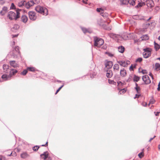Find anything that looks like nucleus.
I'll return each instance as SVG.
<instances>
[{
    "mask_svg": "<svg viewBox=\"0 0 160 160\" xmlns=\"http://www.w3.org/2000/svg\"><path fill=\"white\" fill-rule=\"evenodd\" d=\"M21 11V9H18L16 10V14L12 12H8V17L10 20L15 19L16 20L17 19L19 18L20 17V12Z\"/></svg>",
    "mask_w": 160,
    "mask_h": 160,
    "instance_id": "1",
    "label": "nucleus"
},
{
    "mask_svg": "<svg viewBox=\"0 0 160 160\" xmlns=\"http://www.w3.org/2000/svg\"><path fill=\"white\" fill-rule=\"evenodd\" d=\"M35 10L37 12L44 15L46 16L48 14V9L40 5L37 6L35 8Z\"/></svg>",
    "mask_w": 160,
    "mask_h": 160,
    "instance_id": "2",
    "label": "nucleus"
},
{
    "mask_svg": "<svg viewBox=\"0 0 160 160\" xmlns=\"http://www.w3.org/2000/svg\"><path fill=\"white\" fill-rule=\"evenodd\" d=\"M94 45L98 47H100L104 43L103 40L97 37H94Z\"/></svg>",
    "mask_w": 160,
    "mask_h": 160,
    "instance_id": "3",
    "label": "nucleus"
},
{
    "mask_svg": "<svg viewBox=\"0 0 160 160\" xmlns=\"http://www.w3.org/2000/svg\"><path fill=\"white\" fill-rule=\"evenodd\" d=\"M144 52H143V55L145 58H147L150 57L151 54L152 50L150 48H147L144 49Z\"/></svg>",
    "mask_w": 160,
    "mask_h": 160,
    "instance_id": "4",
    "label": "nucleus"
},
{
    "mask_svg": "<svg viewBox=\"0 0 160 160\" xmlns=\"http://www.w3.org/2000/svg\"><path fill=\"white\" fill-rule=\"evenodd\" d=\"M104 64L105 67L104 70H109L112 66L113 63L112 61L106 60L105 61Z\"/></svg>",
    "mask_w": 160,
    "mask_h": 160,
    "instance_id": "5",
    "label": "nucleus"
},
{
    "mask_svg": "<svg viewBox=\"0 0 160 160\" xmlns=\"http://www.w3.org/2000/svg\"><path fill=\"white\" fill-rule=\"evenodd\" d=\"M117 62L121 66L124 67H127L130 63L129 61H117Z\"/></svg>",
    "mask_w": 160,
    "mask_h": 160,
    "instance_id": "6",
    "label": "nucleus"
},
{
    "mask_svg": "<svg viewBox=\"0 0 160 160\" xmlns=\"http://www.w3.org/2000/svg\"><path fill=\"white\" fill-rule=\"evenodd\" d=\"M29 18L31 20H35L37 18L36 13L33 11H30L28 13Z\"/></svg>",
    "mask_w": 160,
    "mask_h": 160,
    "instance_id": "7",
    "label": "nucleus"
},
{
    "mask_svg": "<svg viewBox=\"0 0 160 160\" xmlns=\"http://www.w3.org/2000/svg\"><path fill=\"white\" fill-rule=\"evenodd\" d=\"M40 157L44 160H51V158L48 157V153L47 152H45L41 154Z\"/></svg>",
    "mask_w": 160,
    "mask_h": 160,
    "instance_id": "8",
    "label": "nucleus"
},
{
    "mask_svg": "<svg viewBox=\"0 0 160 160\" xmlns=\"http://www.w3.org/2000/svg\"><path fill=\"white\" fill-rule=\"evenodd\" d=\"M142 79L146 84H149L151 83V80L147 75H145L143 76L142 77Z\"/></svg>",
    "mask_w": 160,
    "mask_h": 160,
    "instance_id": "9",
    "label": "nucleus"
},
{
    "mask_svg": "<svg viewBox=\"0 0 160 160\" xmlns=\"http://www.w3.org/2000/svg\"><path fill=\"white\" fill-rule=\"evenodd\" d=\"M106 72V76L108 78H110L113 76V72L111 70H104Z\"/></svg>",
    "mask_w": 160,
    "mask_h": 160,
    "instance_id": "10",
    "label": "nucleus"
},
{
    "mask_svg": "<svg viewBox=\"0 0 160 160\" xmlns=\"http://www.w3.org/2000/svg\"><path fill=\"white\" fill-rule=\"evenodd\" d=\"M127 74V71L124 68H122L120 70V74L121 77H125Z\"/></svg>",
    "mask_w": 160,
    "mask_h": 160,
    "instance_id": "11",
    "label": "nucleus"
},
{
    "mask_svg": "<svg viewBox=\"0 0 160 160\" xmlns=\"http://www.w3.org/2000/svg\"><path fill=\"white\" fill-rule=\"evenodd\" d=\"M147 5L148 8H151L154 6V3L152 0H148L147 2Z\"/></svg>",
    "mask_w": 160,
    "mask_h": 160,
    "instance_id": "12",
    "label": "nucleus"
},
{
    "mask_svg": "<svg viewBox=\"0 0 160 160\" xmlns=\"http://www.w3.org/2000/svg\"><path fill=\"white\" fill-rule=\"evenodd\" d=\"M18 72L17 70L14 69H12L10 71L9 77L11 78L12 76L15 75Z\"/></svg>",
    "mask_w": 160,
    "mask_h": 160,
    "instance_id": "13",
    "label": "nucleus"
},
{
    "mask_svg": "<svg viewBox=\"0 0 160 160\" xmlns=\"http://www.w3.org/2000/svg\"><path fill=\"white\" fill-rule=\"evenodd\" d=\"M97 11L98 12H101V15L103 17H104L105 16H106V14H107L103 13L104 11L102 8H97Z\"/></svg>",
    "mask_w": 160,
    "mask_h": 160,
    "instance_id": "14",
    "label": "nucleus"
},
{
    "mask_svg": "<svg viewBox=\"0 0 160 160\" xmlns=\"http://www.w3.org/2000/svg\"><path fill=\"white\" fill-rule=\"evenodd\" d=\"M10 64L12 67L16 68L18 67V64L14 61H10L9 62Z\"/></svg>",
    "mask_w": 160,
    "mask_h": 160,
    "instance_id": "15",
    "label": "nucleus"
},
{
    "mask_svg": "<svg viewBox=\"0 0 160 160\" xmlns=\"http://www.w3.org/2000/svg\"><path fill=\"white\" fill-rule=\"evenodd\" d=\"M34 5V4L32 1L28 2L26 3V7L27 9H29V8Z\"/></svg>",
    "mask_w": 160,
    "mask_h": 160,
    "instance_id": "16",
    "label": "nucleus"
},
{
    "mask_svg": "<svg viewBox=\"0 0 160 160\" xmlns=\"http://www.w3.org/2000/svg\"><path fill=\"white\" fill-rule=\"evenodd\" d=\"M28 20V18L26 15H22L21 18V21L24 23H26Z\"/></svg>",
    "mask_w": 160,
    "mask_h": 160,
    "instance_id": "17",
    "label": "nucleus"
},
{
    "mask_svg": "<svg viewBox=\"0 0 160 160\" xmlns=\"http://www.w3.org/2000/svg\"><path fill=\"white\" fill-rule=\"evenodd\" d=\"M81 29L82 31L83 32L85 33H86L87 32L91 33L92 32V31L90 29H87L85 28H82Z\"/></svg>",
    "mask_w": 160,
    "mask_h": 160,
    "instance_id": "18",
    "label": "nucleus"
},
{
    "mask_svg": "<svg viewBox=\"0 0 160 160\" xmlns=\"http://www.w3.org/2000/svg\"><path fill=\"white\" fill-rule=\"evenodd\" d=\"M2 78L5 80H9L11 78L10 77H9V75L8 76L6 74L3 75L2 76Z\"/></svg>",
    "mask_w": 160,
    "mask_h": 160,
    "instance_id": "19",
    "label": "nucleus"
},
{
    "mask_svg": "<svg viewBox=\"0 0 160 160\" xmlns=\"http://www.w3.org/2000/svg\"><path fill=\"white\" fill-rule=\"evenodd\" d=\"M29 156V155L26 152H24L21 154V157L23 158H25Z\"/></svg>",
    "mask_w": 160,
    "mask_h": 160,
    "instance_id": "20",
    "label": "nucleus"
},
{
    "mask_svg": "<svg viewBox=\"0 0 160 160\" xmlns=\"http://www.w3.org/2000/svg\"><path fill=\"white\" fill-rule=\"evenodd\" d=\"M113 68L115 71H118L119 69V65L118 64H115L113 66Z\"/></svg>",
    "mask_w": 160,
    "mask_h": 160,
    "instance_id": "21",
    "label": "nucleus"
},
{
    "mask_svg": "<svg viewBox=\"0 0 160 160\" xmlns=\"http://www.w3.org/2000/svg\"><path fill=\"white\" fill-rule=\"evenodd\" d=\"M109 23V22H105V24L103 25H102V26L103 27V28L107 30H111V29L110 28L108 27L107 26H106L108 25Z\"/></svg>",
    "mask_w": 160,
    "mask_h": 160,
    "instance_id": "22",
    "label": "nucleus"
},
{
    "mask_svg": "<svg viewBox=\"0 0 160 160\" xmlns=\"http://www.w3.org/2000/svg\"><path fill=\"white\" fill-rule=\"evenodd\" d=\"M9 66L8 65L6 64L3 65V68L4 71V72H8V70L9 69Z\"/></svg>",
    "mask_w": 160,
    "mask_h": 160,
    "instance_id": "23",
    "label": "nucleus"
},
{
    "mask_svg": "<svg viewBox=\"0 0 160 160\" xmlns=\"http://www.w3.org/2000/svg\"><path fill=\"white\" fill-rule=\"evenodd\" d=\"M124 51V48L123 47L121 46L118 48V51L121 53H123Z\"/></svg>",
    "mask_w": 160,
    "mask_h": 160,
    "instance_id": "24",
    "label": "nucleus"
},
{
    "mask_svg": "<svg viewBox=\"0 0 160 160\" xmlns=\"http://www.w3.org/2000/svg\"><path fill=\"white\" fill-rule=\"evenodd\" d=\"M136 87L135 88L137 93L139 94L140 92V88L138 86V84L137 83H136Z\"/></svg>",
    "mask_w": 160,
    "mask_h": 160,
    "instance_id": "25",
    "label": "nucleus"
},
{
    "mask_svg": "<svg viewBox=\"0 0 160 160\" xmlns=\"http://www.w3.org/2000/svg\"><path fill=\"white\" fill-rule=\"evenodd\" d=\"M122 4H128V0H120Z\"/></svg>",
    "mask_w": 160,
    "mask_h": 160,
    "instance_id": "26",
    "label": "nucleus"
},
{
    "mask_svg": "<svg viewBox=\"0 0 160 160\" xmlns=\"http://www.w3.org/2000/svg\"><path fill=\"white\" fill-rule=\"evenodd\" d=\"M136 1V0H128V3L131 5L134 6L135 5Z\"/></svg>",
    "mask_w": 160,
    "mask_h": 160,
    "instance_id": "27",
    "label": "nucleus"
},
{
    "mask_svg": "<svg viewBox=\"0 0 160 160\" xmlns=\"http://www.w3.org/2000/svg\"><path fill=\"white\" fill-rule=\"evenodd\" d=\"M154 48L156 51L158 50L160 48L159 45L155 42H154Z\"/></svg>",
    "mask_w": 160,
    "mask_h": 160,
    "instance_id": "28",
    "label": "nucleus"
},
{
    "mask_svg": "<svg viewBox=\"0 0 160 160\" xmlns=\"http://www.w3.org/2000/svg\"><path fill=\"white\" fill-rule=\"evenodd\" d=\"M144 149H143L142 150V152H141L138 154V156L139 158H142L144 157Z\"/></svg>",
    "mask_w": 160,
    "mask_h": 160,
    "instance_id": "29",
    "label": "nucleus"
},
{
    "mask_svg": "<svg viewBox=\"0 0 160 160\" xmlns=\"http://www.w3.org/2000/svg\"><path fill=\"white\" fill-rule=\"evenodd\" d=\"M152 23H146V24H144L143 25V29H146L149 27V26Z\"/></svg>",
    "mask_w": 160,
    "mask_h": 160,
    "instance_id": "30",
    "label": "nucleus"
},
{
    "mask_svg": "<svg viewBox=\"0 0 160 160\" xmlns=\"http://www.w3.org/2000/svg\"><path fill=\"white\" fill-rule=\"evenodd\" d=\"M155 69L157 70H160V64L159 63H157L155 65Z\"/></svg>",
    "mask_w": 160,
    "mask_h": 160,
    "instance_id": "31",
    "label": "nucleus"
},
{
    "mask_svg": "<svg viewBox=\"0 0 160 160\" xmlns=\"http://www.w3.org/2000/svg\"><path fill=\"white\" fill-rule=\"evenodd\" d=\"M140 79V78L139 77L136 75H134L133 78V80L134 81L138 82L139 80Z\"/></svg>",
    "mask_w": 160,
    "mask_h": 160,
    "instance_id": "32",
    "label": "nucleus"
},
{
    "mask_svg": "<svg viewBox=\"0 0 160 160\" xmlns=\"http://www.w3.org/2000/svg\"><path fill=\"white\" fill-rule=\"evenodd\" d=\"M142 40H148L149 38V37L147 35H143V37H142Z\"/></svg>",
    "mask_w": 160,
    "mask_h": 160,
    "instance_id": "33",
    "label": "nucleus"
},
{
    "mask_svg": "<svg viewBox=\"0 0 160 160\" xmlns=\"http://www.w3.org/2000/svg\"><path fill=\"white\" fill-rule=\"evenodd\" d=\"M16 51L17 53L16 54H19L20 52L19 51V47L18 46H16L15 47L14 51V52Z\"/></svg>",
    "mask_w": 160,
    "mask_h": 160,
    "instance_id": "34",
    "label": "nucleus"
},
{
    "mask_svg": "<svg viewBox=\"0 0 160 160\" xmlns=\"http://www.w3.org/2000/svg\"><path fill=\"white\" fill-rule=\"evenodd\" d=\"M35 68L34 67H28L27 68V70L30 71L34 72L35 71Z\"/></svg>",
    "mask_w": 160,
    "mask_h": 160,
    "instance_id": "35",
    "label": "nucleus"
},
{
    "mask_svg": "<svg viewBox=\"0 0 160 160\" xmlns=\"http://www.w3.org/2000/svg\"><path fill=\"white\" fill-rule=\"evenodd\" d=\"M39 148L40 147L39 146L36 145L33 147L32 148V149L34 151H37Z\"/></svg>",
    "mask_w": 160,
    "mask_h": 160,
    "instance_id": "36",
    "label": "nucleus"
},
{
    "mask_svg": "<svg viewBox=\"0 0 160 160\" xmlns=\"http://www.w3.org/2000/svg\"><path fill=\"white\" fill-rule=\"evenodd\" d=\"M33 4H38L40 3V0H32V1Z\"/></svg>",
    "mask_w": 160,
    "mask_h": 160,
    "instance_id": "37",
    "label": "nucleus"
},
{
    "mask_svg": "<svg viewBox=\"0 0 160 160\" xmlns=\"http://www.w3.org/2000/svg\"><path fill=\"white\" fill-rule=\"evenodd\" d=\"M136 65H132L129 68V70L131 71L133 70V69L136 68Z\"/></svg>",
    "mask_w": 160,
    "mask_h": 160,
    "instance_id": "38",
    "label": "nucleus"
},
{
    "mask_svg": "<svg viewBox=\"0 0 160 160\" xmlns=\"http://www.w3.org/2000/svg\"><path fill=\"white\" fill-rule=\"evenodd\" d=\"M28 72L27 70H24L21 73V74L23 75H25Z\"/></svg>",
    "mask_w": 160,
    "mask_h": 160,
    "instance_id": "39",
    "label": "nucleus"
},
{
    "mask_svg": "<svg viewBox=\"0 0 160 160\" xmlns=\"http://www.w3.org/2000/svg\"><path fill=\"white\" fill-rule=\"evenodd\" d=\"M155 102V100L153 99H152L150 100V101L149 102V103L148 104V105H149L150 104H153Z\"/></svg>",
    "mask_w": 160,
    "mask_h": 160,
    "instance_id": "40",
    "label": "nucleus"
},
{
    "mask_svg": "<svg viewBox=\"0 0 160 160\" xmlns=\"http://www.w3.org/2000/svg\"><path fill=\"white\" fill-rule=\"evenodd\" d=\"M63 85L61 87H60L57 91L55 93V94H56L59 92V91L62 88Z\"/></svg>",
    "mask_w": 160,
    "mask_h": 160,
    "instance_id": "41",
    "label": "nucleus"
},
{
    "mask_svg": "<svg viewBox=\"0 0 160 160\" xmlns=\"http://www.w3.org/2000/svg\"><path fill=\"white\" fill-rule=\"evenodd\" d=\"M142 58H138L137 59L136 62H140L142 61Z\"/></svg>",
    "mask_w": 160,
    "mask_h": 160,
    "instance_id": "42",
    "label": "nucleus"
},
{
    "mask_svg": "<svg viewBox=\"0 0 160 160\" xmlns=\"http://www.w3.org/2000/svg\"><path fill=\"white\" fill-rule=\"evenodd\" d=\"M11 8L12 9H14L15 8V6L13 3H12L11 6Z\"/></svg>",
    "mask_w": 160,
    "mask_h": 160,
    "instance_id": "43",
    "label": "nucleus"
},
{
    "mask_svg": "<svg viewBox=\"0 0 160 160\" xmlns=\"http://www.w3.org/2000/svg\"><path fill=\"white\" fill-rule=\"evenodd\" d=\"M19 28V25L17 24H15L14 25V28L16 29H18Z\"/></svg>",
    "mask_w": 160,
    "mask_h": 160,
    "instance_id": "44",
    "label": "nucleus"
},
{
    "mask_svg": "<svg viewBox=\"0 0 160 160\" xmlns=\"http://www.w3.org/2000/svg\"><path fill=\"white\" fill-rule=\"evenodd\" d=\"M141 72L143 74H146L147 73V71L146 70H142Z\"/></svg>",
    "mask_w": 160,
    "mask_h": 160,
    "instance_id": "45",
    "label": "nucleus"
},
{
    "mask_svg": "<svg viewBox=\"0 0 160 160\" xmlns=\"http://www.w3.org/2000/svg\"><path fill=\"white\" fill-rule=\"evenodd\" d=\"M0 160H5V158L2 156H0Z\"/></svg>",
    "mask_w": 160,
    "mask_h": 160,
    "instance_id": "46",
    "label": "nucleus"
},
{
    "mask_svg": "<svg viewBox=\"0 0 160 160\" xmlns=\"http://www.w3.org/2000/svg\"><path fill=\"white\" fill-rule=\"evenodd\" d=\"M106 54L108 55L110 57H112L113 56V54L109 53V52H106Z\"/></svg>",
    "mask_w": 160,
    "mask_h": 160,
    "instance_id": "47",
    "label": "nucleus"
},
{
    "mask_svg": "<svg viewBox=\"0 0 160 160\" xmlns=\"http://www.w3.org/2000/svg\"><path fill=\"white\" fill-rule=\"evenodd\" d=\"M108 82L110 84H112L114 82V81L113 80L109 79L108 80Z\"/></svg>",
    "mask_w": 160,
    "mask_h": 160,
    "instance_id": "48",
    "label": "nucleus"
},
{
    "mask_svg": "<svg viewBox=\"0 0 160 160\" xmlns=\"http://www.w3.org/2000/svg\"><path fill=\"white\" fill-rule=\"evenodd\" d=\"M5 2V0H0V4H3Z\"/></svg>",
    "mask_w": 160,
    "mask_h": 160,
    "instance_id": "49",
    "label": "nucleus"
},
{
    "mask_svg": "<svg viewBox=\"0 0 160 160\" xmlns=\"http://www.w3.org/2000/svg\"><path fill=\"white\" fill-rule=\"evenodd\" d=\"M159 113L160 112H154V113L156 116H159Z\"/></svg>",
    "mask_w": 160,
    "mask_h": 160,
    "instance_id": "50",
    "label": "nucleus"
},
{
    "mask_svg": "<svg viewBox=\"0 0 160 160\" xmlns=\"http://www.w3.org/2000/svg\"><path fill=\"white\" fill-rule=\"evenodd\" d=\"M48 141H47L46 144H44V145H42V146H45V147H47L48 146Z\"/></svg>",
    "mask_w": 160,
    "mask_h": 160,
    "instance_id": "51",
    "label": "nucleus"
},
{
    "mask_svg": "<svg viewBox=\"0 0 160 160\" xmlns=\"http://www.w3.org/2000/svg\"><path fill=\"white\" fill-rule=\"evenodd\" d=\"M24 2H22L21 4H20V3H19V6L20 7H21L22 6V5H24Z\"/></svg>",
    "mask_w": 160,
    "mask_h": 160,
    "instance_id": "52",
    "label": "nucleus"
},
{
    "mask_svg": "<svg viewBox=\"0 0 160 160\" xmlns=\"http://www.w3.org/2000/svg\"><path fill=\"white\" fill-rule=\"evenodd\" d=\"M140 96V94H136V97L134 98H138Z\"/></svg>",
    "mask_w": 160,
    "mask_h": 160,
    "instance_id": "53",
    "label": "nucleus"
},
{
    "mask_svg": "<svg viewBox=\"0 0 160 160\" xmlns=\"http://www.w3.org/2000/svg\"><path fill=\"white\" fill-rule=\"evenodd\" d=\"M155 137H156V136H154V137L153 138H151L150 139V140H149V142H151V141L152 140H153V138H154Z\"/></svg>",
    "mask_w": 160,
    "mask_h": 160,
    "instance_id": "54",
    "label": "nucleus"
},
{
    "mask_svg": "<svg viewBox=\"0 0 160 160\" xmlns=\"http://www.w3.org/2000/svg\"><path fill=\"white\" fill-rule=\"evenodd\" d=\"M149 75L151 76V77L152 78V79H153V75L151 72H150L149 73Z\"/></svg>",
    "mask_w": 160,
    "mask_h": 160,
    "instance_id": "55",
    "label": "nucleus"
},
{
    "mask_svg": "<svg viewBox=\"0 0 160 160\" xmlns=\"http://www.w3.org/2000/svg\"><path fill=\"white\" fill-rule=\"evenodd\" d=\"M18 34L15 35H12V38L16 37H18Z\"/></svg>",
    "mask_w": 160,
    "mask_h": 160,
    "instance_id": "56",
    "label": "nucleus"
},
{
    "mask_svg": "<svg viewBox=\"0 0 160 160\" xmlns=\"http://www.w3.org/2000/svg\"><path fill=\"white\" fill-rule=\"evenodd\" d=\"M142 104L143 105V106H146L147 105V104L146 103V102H143L142 103Z\"/></svg>",
    "mask_w": 160,
    "mask_h": 160,
    "instance_id": "57",
    "label": "nucleus"
},
{
    "mask_svg": "<svg viewBox=\"0 0 160 160\" xmlns=\"http://www.w3.org/2000/svg\"><path fill=\"white\" fill-rule=\"evenodd\" d=\"M87 1H86V0H83L82 2L83 3H85V4H87V2H86Z\"/></svg>",
    "mask_w": 160,
    "mask_h": 160,
    "instance_id": "58",
    "label": "nucleus"
},
{
    "mask_svg": "<svg viewBox=\"0 0 160 160\" xmlns=\"http://www.w3.org/2000/svg\"><path fill=\"white\" fill-rule=\"evenodd\" d=\"M157 89L158 91H159L160 90V86L158 85V88Z\"/></svg>",
    "mask_w": 160,
    "mask_h": 160,
    "instance_id": "59",
    "label": "nucleus"
},
{
    "mask_svg": "<svg viewBox=\"0 0 160 160\" xmlns=\"http://www.w3.org/2000/svg\"><path fill=\"white\" fill-rule=\"evenodd\" d=\"M124 89H122L120 91V92H122V93H124Z\"/></svg>",
    "mask_w": 160,
    "mask_h": 160,
    "instance_id": "60",
    "label": "nucleus"
},
{
    "mask_svg": "<svg viewBox=\"0 0 160 160\" xmlns=\"http://www.w3.org/2000/svg\"><path fill=\"white\" fill-rule=\"evenodd\" d=\"M158 148L159 150H160V145H158Z\"/></svg>",
    "mask_w": 160,
    "mask_h": 160,
    "instance_id": "61",
    "label": "nucleus"
},
{
    "mask_svg": "<svg viewBox=\"0 0 160 160\" xmlns=\"http://www.w3.org/2000/svg\"><path fill=\"white\" fill-rule=\"evenodd\" d=\"M151 18V17H150L149 18L148 20V21H149Z\"/></svg>",
    "mask_w": 160,
    "mask_h": 160,
    "instance_id": "62",
    "label": "nucleus"
},
{
    "mask_svg": "<svg viewBox=\"0 0 160 160\" xmlns=\"http://www.w3.org/2000/svg\"><path fill=\"white\" fill-rule=\"evenodd\" d=\"M138 6H139V7H141V4H139L138 5V6H137L138 7Z\"/></svg>",
    "mask_w": 160,
    "mask_h": 160,
    "instance_id": "63",
    "label": "nucleus"
},
{
    "mask_svg": "<svg viewBox=\"0 0 160 160\" xmlns=\"http://www.w3.org/2000/svg\"><path fill=\"white\" fill-rule=\"evenodd\" d=\"M158 85H159V86H160V82H159V83L158 84Z\"/></svg>",
    "mask_w": 160,
    "mask_h": 160,
    "instance_id": "64",
    "label": "nucleus"
}]
</instances>
